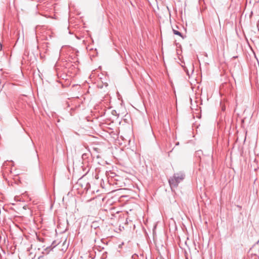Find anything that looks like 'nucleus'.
Masks as SVG:
<instances>
[{"instance_id": "nucleus-1", "label": "nucleus", "mask_w": 259, "mask_h": 259, "mask_svg": "<svg viewBox=\"0 0 259 259\" xmlns=\"http://www.w3.org/2000/svg\"><path fill=\"white\" fill-rule=\"evenodd\" d=\"M185 177V175L181 172L175 174L172 178L169 180V183L171 187H176L178 184L182 181Z\"/></svg>"}, {"instance_id": "nucleus-2", "label": "nucleus", "mask_w": 259, "mask_h": 259, "mask_svg": "<svg viewBox=\"0 0 259 259\" xmlns=\"http://www.w3.org/2000/svg\"><path fill=\"white\" fill-rule=\"evenodd\" d=\"M174 33L176 35L182 36L181 33L177 30H174Z\"/></svg>"}]
</instances>
